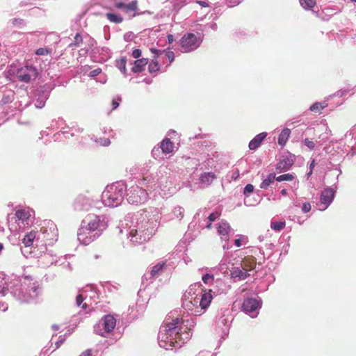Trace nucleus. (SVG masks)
Returning a JSON list of instances; mask_svg holds the SVG:
<instances>
[{"label":"nucleus","instance_id":"nucleus-1","mask_svg":"<svg viewBox=\"0 0 356 356\" xmlns=\"http://www.w3.org/2000/svg\"><path fill=\"white\" fill-rule=\"evenodd\" d=\"M161 219L160 210L155 207L128 213L121 222L120 232L122 233L124 229L134 245H140L149 241L155 234Z\"/></svg>","mask_w":356,"mask_h":356},{"label":"nucleus","instance_id":"nucleus-2","mask_svg":"<svg viewBox=\"0 0 356 356\" xmlns=\"http://www.w3.org/2000/svg\"><path fill=\"white\" fill-rule=\"evenodd\" d=\"M195 316L187 319L176 318L172 322L161 325L158 334V343L165 350L181 348L191 336V329L196 324Z\"/></svg>","mask_w":356,"mask_h":356},{"label":"nucleus","instance_id":"nucleus-3","mask_svg":"<svg viewBox=\"0 0 356 356\" xmlns=\"http://www.w3.org/2000/svg\"><path fill=\"white\" fill-rule=\"evenodd\" d=\"M108 217L104 215L89 216L81 222L77 232L78 240L85 245L90 244L108 227Z\"/></svg>","mask_w":356,"mask_h":356},{"label":"nucleus","instance_id":"nucleus-4","mask_svg":"<svg viewBox=\"0 0 356 356\" xmlns=\"http://www.w3.org/2000/svg\"><path fill=\"white\" fill-rule=\"evenodd\" d=\"M8 290L16 300L21 302L34 300L40 293L39 285L29 276L14 280L10 282Z\"/></svg>","mask_w":356,"mask_h":356},{"label":"nucleus","instance_id":"nucleus-5","mask_svg":"<svg viewBox=\"0 0 356 356\" xmlns=\"http://www.w3.org/2000/svg\"><path fill=\"white\" fill-rule=\"evenodd\" d=\"M127 184L124 181H118L106 186L102 195V200L106 207L115 208L124 200Z\"/></svg>","mask_w":356,"mask_h":356},{"label":"nucleus","instance_id":"nucleus-6","mask_svg":"<svg viewBox=\"0 0 356 356\" xmlns=\"http://www.w3.org/2000/svg\"><path fill=\"white\" fill-rule=\"evenodd\" d=\"M342 154H332L330 157V164L332 165L330 168L332 170H337L338 174L336 175V182L333 184L332 187H327L324 188L321 193L320 195V211H325L327 209L329 206L332 203L337 191V184L338 183V179L339 175L342 173L340 168L337 164H334L332 161L341 162L343 160Z\"/></svg>","mask_w":356,"mask_h":356},{"label":"nucleus","instance_id":"nucleus-7","mask_svg":"<svg viewBox=\"0 0 356 356\" xmlns=\"http://www.w3.org/2000/svg\"><path fill=\"white\" fill-rule=\"evenodd\" d=\"M38 232V239H40L41 247L52 245L57 241L58 232L56 225L50 220L43 221L40 231Z\"/></svg>","mask_w":356,"mask_h":356},{"label":"nucleus","instance_id":"nucleus-8","mask_svg":"<svg viewBox=\"0 0 356 356\" xmlns=\"http://www.w3.org/2000/svg\"><path fill=\"white\" fill-rule=\"evenodd\" d=\"M55 88V84L49 82L38 86L33 93V102L37 108H42L44 106L51 92Z\"/></svg>","mask_w":356,"mask_h":356},{"label":"nucleus","instance_id":"nucleus-9","mask_svg":"<svg viewBox=\"0 0 356 356\" xmlns=\"http://www.w3.org/2000/svg\"><path fill=\"white\" fill-rule=\"evenodd\" d=\"M116 325V319L111 314L104 315L101 321L93 327L94 332L96 334L106 337V334L113 330Z\"/></svg>","mask_w":356,"mask_h":356},{"label":"nucleus","instance_id":"nucleus-10","mask_svg":"<svg viewBox=\"0 0 356 356\" xmlns=\"http://www.w3.org/2000/svg\"><path fill=\"white\" fill-rule=\"evenodd\" d=\"M127 200L131 204H139L145 202L148 198L147 191L138 185H132L127 190Z\"/></svg>","mask_w":356,"mask_h":356},{"label":"nucleus","instance_id":"nucleus-11","mask_svg":"<svg viewBox=\"0 0 356 356\" xmlns=\"http://www.w3.org/2000/svg\"><path fill=\"white\" fill-rule=\"evenodd\" d=\"M56 255L47 247L34 248L33 257L38 258V263L42 267H48L56 262Z\"/></svg>","mask_w":356,"mask_h":356},{"label":"nucleus","instance_id":"nucleus-12","mask_svg":"<svg viewBox=\"0 0 356 356\" xmlns=\"http://www.w3.org/2000/svg\"><path fill=\"white\" fill-rule=\"evenodd\" d=\"M262 305L259 298H246L242 304V310L251 318H256Z\"/></svg>","mask_w":356,"mask_h":356},{"label":"nucleus","instance_id":"nucleus-13","mask_svg":"<svg viewBox=\"0 0 356 356\" xmlns=\"http://www.w3.org/2000/svg\"><path fill=\"white\" fill-rule=\"evenodd\" d=\"M201 44V40L194 33L184 34L180 40L181 51L188 53L197 49Z\"/></svg>","mask_w":356,"mask_h":356},{"label":"nucleus","instance_id":"nucleus-14","mask_svg":"<svg viewBox=\"0 0 356 356\" xmlns=\"http://www.w3.org/2000/svg\"><path fill=\"white\" fill-rule=\"evenodd\" d=\"M38 75V69L33 65H26L18 69L16 74L17 78L24 83H29L31 80H35Z\"/></svg>","mask_w":356,"mask_h":356},{"label":"nucleus","instance_id":"nucleus-15","mask_svg":"<svg viewBox=\"0 0 356 356\" xmlns=\"http://www.w3.org/2000/svg\"><path fill=\"white\" fill-rule=\"evenodd\" d=\"M159 174H161V170L159 172L146 174L143 176L139 184L146 186L148 188L147 190H155L157 188H161L163 181L160 178Z\"/></svg>","mask_w":356,"mask_h":356},{"label":"nucleus","instance_id":"nucleus-16","mask_svg":"<svg viewBox=\"0 0 356 356\" xmlns=\"http://www.w3.org/2000/svg\"><path fill=\"white\" fill-rule=\"evenodd\" d=\"M232 229L229 224L224 220H222L218 223L217 232L220 237L222 241H224L222 244V248L224 250H229L232 246L229 244V233Z\"/></svg>","mask_w":356,"mask_h":356},{"label":"nucleus","instance_id":"nucleus-17","mask_svg":"<svg viewBox=\"0 0 356 356\" xmlns=\"http://www.w3.org/2000/svg\"><path fill=\"white\" fill-rule=\"evenodd\" d=\"M165 261H162V262H159L158 264H156L155 266H154L152 268V270L149 273H145L143 277H142V282H141V286H140V289L138 291V293L142 291V290H145V288L147 287V286L150 283L152 282V281L149 282H147L145 283V281H147L148 280H151L154 277H156L158 276H159L161 273L163 272V268L165 266Z\"/></svg>","mask_w":356,"mask_h":356},{"label":"nucleus","instance_id":"nucleus-18","mask_svg":"<svg viewBox=\"0 0 356 356\" xmlns=\"http://www.w3.org/2000/svg\"><path fill=\"white\" fill-rule=\"evenodd\" d=\"M294 161V156L289 152L282 154L280 156L279 162L276 165V170L279 172L287 171L293 165Z\"/></svg>","mask_w":356,"mask_h":356},{"label":"nucleus","instance_id":"nucleus-19","mask_svg":"<svg viewBox=\"0 0 356 356\" xmlns=\"http://www.w3.org/2000/svg\"><path fill=\"white\" fill-rule=\"evenodd\" d=\"M35 211L30 208H24L16 211V218L22 222L24 225H30L33 223Z\"/></svg>","mask_w":356,"mask_h":356},{"label":"nucleus","instance_id":"nucleus-20","mask_svg":"<svg viewBox=\"0 0 356 356\" xmlns=\"http://www.w3.org/2000/svg\"><path fill=\"white\" fill-rule=\"evenodd\" d=\"M92 200L84 195H79L74 200L73 207L78 212L88 211L92 207Z\"/></svg>","mask_w":356,"mask_h":356},{"label":"nucleus","instance_id":"nucleus-21","mask_svg":"<svg viewBox=\"0 0 356 356\" xmlns=\"http://www.w3.org/2000/svg\"><path fill=\"white\" fill-rule=\"evenodd\" d=\"M38 232L35 231H31L25 234L22 240V243L25 246V248H30L31 250L34 242H35L36 248L41 246V243L40 239H38Z\"/></svg>","mask_w":356,"mask_h":356},{"label":"nucleus","instance_id":"nucleus-22","mask_svg":"<svg viewBox=\"0 0 356 356\" xmlns=\"http://www.w3.org/2000/svg\"><path fill=\"white\" fill-rule=\"evenodd\" d=\"M250 276V273L243 267L234 266L230 270V277L234 282L245 280Z\"/></svg>","mask_w":356,"mask_h":356},{"label":"nucleus","instance_id":"nucleus-23","mask_svg":"<svg viewBox=\"0 0 356 356\" xmlns=\"http://www.w3.org/2000/svg\"><path fill=\"white\" fill-rule=\"evenodd\" d=\"M231 321L225 315L221 316L217 321V327L220 329L222 337H227L229 331Z\"/></svg>","mask_w":356,"mask_h":356},{"label":"nucleus","instance_id":"nucleus-24","mask_svg":"<svg viewBox=\"0 0 356 356\" xmlns=\"http://www.w3.org/2000/svg\"><path fill=\"white\" fill-rule=\"evenodd\" d=\"M204 291L201 282H195L188 287V289L184 293V297L190 298V296H200Z\"/></svg>","mask_w":356,"mask_h":356},{"label":"nucleus","instance_id":"nucleus-25","mask_svg":"<svg viewBox=\"0 0 356 356\" xmlns=\"http://www.w3.org/2000/svg\"><path fill=\"white\" fill-rule=\"evenodd\" d=\"M211 292V290H209L208 291L204 290L201 296H200V301H199V306L202 310H206L209 307L213 299V296Z\"/></svg>","mask_w":356,"mask_h":356},{"label":"nucleus","instance_id":"nucleus-26","mask_svg":"<svg viewBox=\"0 0 356 356\" xmlns=\"http://www.w3.org/2000/svg\"><path fill=\"white\" fill-rule=\"evenodd\" d=\"M207 210H204L202 211V217L204 218V221L207 222L206 225H200L202 228L211 229L212 222L217 220L220 214L218 211H213L209 213L208 216L207 215Z\"/></svg>","mask_w":356,"mask_h":356},{"label":"nucleus","instance_id":"nucleus-27","mask_svg":"<svg viewBox=\"0 0 356 356\" xmlns=\"http://www.w3.org/2000/svg\"><path fill=\"white\" fill-rule=\"evenodd\" d=\"M181 307L184 312H191L192 316H196L201 314L200 311L195 309L194 304H193L192 301L187 297H182Z\"/></svg>","mask_w":356,"mask_h":356},{"label":"nucleus","instance_id":"nucleus-28","mask_svg":"<svg viewBox=\"0 0 356 356\" xmlns=\"http://www.w3.org/2000/svg\"><path fill=\"white\" fill-rule=\"evenodd\" d=\"M267 133L261 132L256 135L249 143L248 147L250 150H256L261 145L262 141L266 138Z\"/></svg>","mask_w":356,"mask_h":356},{"label":"nucleus","instance_id":"nucleus-29","mask_svg":"<svg viewBox=\"0 0 356 356\" xmlns=\"http://www.w3.org/2000/svg\"><path fill=\"white\" fill-rule=\"evenodd\" d=\"M149 59L147 58H142L140 59H137L134 61L133 67L131 68V71L134 73H141L145 69V66L148 64Z\"/></svg>","mask_w":356,"mask_h":356},{"label":"nucleus","instance_id":"nucleus-30","mask_svg":"<svg viewBox=\"0 0 356 356\" xmlns=\"http://www.w3.org/2000/svg\"><path fill=\"white\" fill-rule=\"evenodd\" d=\"M275 181H276L275 173H270L267 175V177L265 179H264V180L261 183L260 188L265 190L273 188V186L275 184Z\"/></svg>","mask_w":356,"mask_h":356},{"label":"nucleus","instance_id":"nucleus-31","mask_svg":"<svg viewBox=\"0 0 356 356\" xmlns=\"http://www.w3.org/2000/svg\"><path fill=\"white\" fill-rule=\"evenodd\" d=\"M256 265V259L254 257H245L240 264V266L246 270L248 273L254 269Z\"/></svg>","mask_w":356,"mask_h":356},{"label":"nucleus","instance_id":"nucleus-32","mask_svg":"<svg viewBox=\"0 0 356 356\" xmlns=\"http://www.w3.org/2000/svg\"><path fill=\"white\" fill-rule=\"evenodd\" d=\"M159 147L161 149L162 153L170 154L173 152L174 144L169 138H165L161 143V145Z\"/></svg>","mask_w":356,"mask_h":356},{"label":"nucleus","instance_id":"nucleus-33","mask_svg":"<svg viewBox=\"0 0 356 356\" xmlns=\"http://www.w3.org/2000/svg\"><path fill=\"white\" fill-rule=\"evenodd\" d=\"M216 175L214 172H204L200 177V181L202 184L207 186L210 185L212 181L216 179Z\"/></svg>","mask_w":356,"mask_h":356},{"label":"nucleus","instance_id":"nucleus-34","mask_svg":"<svg viewBox=\"0 0 356 356\" xmlns=\"http://www.w3.org/2000/svg\"><path fill=\"white\" fill-rule=\"evenodd\" d=\"M345 136L346 138L350 136L351 140H354L353 142L349 143L348 145L351 146L352 155L356 154V150L355 149V146L356 145V124L354 125L350 131L346 132Z\"/></svg>","mask_w":356,"mask_h":356},{"label":"nucleus","instance_id":"nucleus-35","mask_svg":"<svg viewBox=\"0 0 356 356\" xmlns=\"http://www.w3.org/2000/svg\"><path fill=\"white\" fill-rule=\"evenodd\" d=\"M290 134L291 130L289 129L284 128L282 129L278 136V144L281 146H284L288 140Z\"/></svg>","mask_w":356,"mask_h":356},{"label":"nucleus","instance_id":"nucleus-36","mask_svg":"<svg viewBox=\"0 0 356 356\" xmlns=\"http://www.w3.org/2000/svg\"><path fill=\"white\" fill-rule=\"evenodd\" d=\"M116 67L119 69V70L124 75H127V58L124 56L121 57L120 59L116 60Z\"/></svg>","mask_w":356,"mask_h":356},{"label":"nucleus","instance_id":"nucleus-37","mask_svg":"<svg viewBox=\"0 0 356 356\" xmlns=\"http://www.w3.org/2000/svg\"><path fill=\"white\" fill-rule=\"evenodd\" d=\"M254 187L251 184H248L243 188V195L245 196L244 204L245 206L250 207L253 204L248 203L246 199L250 196V195L254 191Z\"/></svg>","mask_w":356,"mask_h":356},{"label":"nucleus","instance_id":"nucleus-38","mask_svg":"<svg viewBox=\"0 0 356 356\" xmlns=\"http://www.w3.org/2000/svg\"><path fill=\"white\" fill-rule=\"evenodd\" d=\"M14 99V95L12 92L4 93L0 100V107H3L5 105L11 103Z\"/></svg>","mask_w":356,"mask_h":356},{"label":"nucleus","instance_id":"nucleus-39","mask_svg":"<svg viewBox=\"0 0 356 356\" xmlns=\"http://www.w3.org/2000/svg\"><path fill=\"white\" fill-rule=\"evenodd\" d=\"M83 42V38L80 35V33H77L74 37V40L72 42L68 44L67 47L74 50L76 47H79L81 44Z\"/></svg>","mask_w":356,"mask_h":356},{"label":"nucleus","instance_id":"nucleus-40","mask_svg":"<svg viewBox=\"0 0 356 356\" xmlns=\"http://www.w3.org/2000/svg\"><path fill=\"white\" fill-rule=\"evenodd\" d=\"M65 127V120L61 118H58V119H54L51 121L50 128L51 129H64Z\"/></svg>","mask_w":356,"mask_h":356},{"label":"nucleus","instance_id":"nucleus-41","mask_svg":"<svg viewBox=\"0 0 356 356\" xmlns=\"http://www.w3.org/2000/svg\"><path fill=\"white\" fill-rule=\"evenodd\" d=\"M106 17L111 22L115 24H120L123 21V18L120 15L113 13H106Z\"/></svg>","mask_w":356,"mask_h":356},{"label":"nucleus","instance_id":"nucleus-42","mask_svg":"<svg viewBox=\"0 0 356 356\" xmlns=\"http://www.w3.org/2000/svg\"><path fill=\"white\" fill-rule=\"evenodd\" d=\"M74 136V133H70L67 131H61L58 132L54 135V139L55 141L56 140H62L63 138H70Z\"/></svg>","mask_w":356,"mask_h":356},{"label":"nucleus","instance_id":"nucleus-43","mask_svg":"<svg viewBox=\"0 0 356 356\" xmlns=\"http://www.w3.org/2000/svg\"><path fill=\"white\" fill-rule=\"evenodd\" d=\"M286 222L284 220L282 221H274L270 222V228L275 232H280L284 228Z\"/></svg>","mask_w":356,"mask_h":356},{"label":"nucleus","instance_id":"nucleus-44","mask_svg":"<svg viewBox=\"0 0 356 356\" xmlns=\"http://www.w3.org/2000/svg\"><path fill=\"white\" fill-rule=\"evenodd\" d=\"M327 106V104L325 102H315L312 105L310 106L309 110L312 112H321L324 108Z\"/></svg>","mask_w":356,"mask_h":356},{"label":"nucleus","instance_id":"nucleus-45","mask_svg":"<svg viewBox=\"0 0 356 356\" xmlns=\"http://www.w3.org/2000/svg\"><path fill=\"white\" fill-rule=\"evenodd\" d=\"M148 70L150 74H154L159 72L160 70V65L159 62L155 59H152L149 64Z\"/></svg>","mask_w":356,"mask_h":356},{"label":"nucleus","instance_id":"nucleus-46","mask_svg":"<svg viewBox=\"0 0 356 356\" xmlns=\"http://www.w3.org/2000/svg\"><path fill=\"white\" fill-rule=\"evenodd\" d=\"M294 179V175L293 174H284L282 175H280L278 177H276V181L277 182H281V181H291Z\"/></svg>","mask_w":356,"mask_h":356},{"label":"nucleus","instance_id":"nucleus-47","mask_svg":"<svg viewBox=\"0 0 356 356\" xmlns=\"http://www.w3.org/2000/svg\"><path fill=\"white\" fill-rule=\"evenodd\" d=\"M300 3L302 8L307 10L312 9L316 4L315 0H300Z\"/></svg>","mask_w":356,"mask_h":356},{"label":"nucleus","instance_id":"nucleus-48","mask_svg":"<svg viewBox=\"0 0 356 356\" xmlns=\"http://www.w3.org/2000/svg\"><path fill=\"white\" fill-rule=\"evenodd\" d=\"M173 215L179 220L184 217V209L180 206H177L172 211Z\"/></svg>","mask_w":356,"mask_h":356},{"label":"nucleus","instance_id":"nucleus-49","mask_svg":"<svg viewBox=\"0 0 356 356\" xmlns=\"http://www.w3.org/2000/svg\"><path fill=\"white\" fill-rule=\"evenodd\" d=\"M52 52V49L48 47H40L35 51L38 56H47Z\"/></svg>","mask_w":356,"mask_h":356},{"label":"nucleus","instance_id":"nucleus-50","mask_svg":"<svg viewBox=\"0 0 356 356\" xmlns=\"http://www.w3.org/2000/svg\"><path fill=\"white\" fill-rule=\"evenodd\" d=\"M6 281L3 274L0 273V294L4 296L6 294V288L5 287Z\"/></svg>","mask_w":356,"mask_h":356},{"label":"nucleus","instance_id":"nucleus-51","mask_svg":"<svg viewBox=\"0 0 356 356\" xmlns=\"http://www.w3.org/2000/svg\"><path fill=\"white\" fill-rule=\"evenodd\" d=\"M213 280H214V275L213 274H210V273H206V274L203 275L202 277V282L206 284H210L211 282H212L213 281Z\"/></svg>","mask_w":356,"mask_h":356},{"label":"nucleus","instance_id":"nucleus-52","mask_svg":"<svg viewBox=\"0 0 356 356\" xmlns=\"http://www.w3.org/2000/svg\"><path fill=\"white\" fill-rule=\"evenodd\" d=\"M149 50L154 54V58L153 59H155V60H156V58L160 55H161L163 53H164L165 51V50H164V49H158L154 48V47L150 48Z\"/></svg>","mask_w":356,"mask_h":356},{"label":"nucleus","instance_id":"nucleus-53","mask_svg":"<svg viewBox=\"0 0 356 356\" xmlns=\"http://www.w3.org/2000/svg\"><path fill=\"white\" fill-rule=\"evenodd\" d=\"M331 131L330 129H326V131L319 136V138L321 141L318 142L320 145H323V143H325L327 140L328 136L327 135Z\"/></svg>","mask_w":356,"mask_h":356},{"label":"nucleus","instance_id":"nucleus-54","mask_svg":"<svg viewBox=\"0 0 356 356\" xmlns=\"http://www.w3.org/2000/svg\"><path fill=\"white\" fill-rule=\"evenodd\" d=\"M20 250H21L22 254L25 257H26V258H28V257H33L34 250H29V248H25V247L24 248H21Z\"/></svg>","mask_w":356,"mask_h":356},{"label":"nucleus","instance_id":"nucleus-55","mask_svg":"<svg viewBox=\"0 0 356 356\" xmlns=\"http://www.w3.org/2000/svg\"><path fill=\"white\" fill-rule=\"evenodd\" d=\"M191 301H192V303L194 304V306H195V309H197V311H200L199 309L200 308V307L199 306V301H200V296H190V298H188Z\"/></svg>","mask_w":356,"mask_h":356},{"label":"nucleus","instance_id":"nucleus-56","mask_svg":"<svg viewBox=\"0 0 356 356\" xmlns=\"http://www.w3.org/2000/svg\"><path fill=\"white\" fill-rule=\"evenodd\" d=\"M121 102L122 98L120 96H117L116 97L113 98L111 103L112 110H115L119 106Z\"/></svg>","mask_w":356,"mask_h":356},{"label":"nucleus","instance_id":"nucleus-57","mask_svg":"<svg viewBox=\"0 0 356 356\" xmlns=\"http://www.w3.org/2000/svg\"><path fill=\"white\" fill-rule=\"evenodd\" d=\"M12 24L15 26H23L25 25L24 20L20 18L13 19Z\"/></svg>","mask_w":356,"mask_h":356},{"label":"nucleus","instance_id":"nucleus-58","mask_svg":"<svg viewBox=\"0 0 356 356\" xmlns=\"http://www.w3.org/2000/svg\"><path fill=\"white\" fill-rule=\"evenodd\" d=\"M161 149L159 147H154L152 150V155L154 159L160 157Z\"/></svg>","mask_w":356,"mask_h":356},{"label":"nucleus","instance_id":"nucleus-59","mask_svg":"<svg viewBox=\"0 0 356 356\" xmlns=\"http://www.w3.org/2000/svg\"><path fill=\"white\" fill-rule=\"evenodd\" d=\"M209 29H211L213 31H216L218 29L217 24L215 22L208 23L204 25L203 31H207Z\"/></svg>","mask_w":356,"mask_h":356},{"label":"nucleus","instance_id":"nucleus-60","mask_svg":"<svg viewBox=\"0 0 356 356\" xmlns=\"http://www.w3.org/2000/svg\"><path fill=\"white\" fill-rule=\"evenodd\" d=\"M65 339H66L65 334L59 336L58 340L55 343L56 348H55L54 350L56 349H58L64 343Z\"/></svg>","mask_w":356,"mask_h":356},{"label":"nucleus","instance_id":"nucleus-61","mask_svg":"<svg viewBox=\"0 0 356 356\" xmlns=\"http://www.w3.org/2000/svg\"><path fill=\"white\" fill-rule=\"evenodd\" d=\"M305 146H307L309 149L312 150L315 147V143L309 140L308 138H305L303 141Z\"/></svg>","mask_w":356,"mask_h":356},{"label":"nucleus","instance_id":"nucleus-62","mask_svg":"<svg viewBox=\"0 0 356 356\" xmlns=\"http://www.w3.org/2000/svg\"><path fill=\"white\" fill-rule=\"evenodd\" d=\"M131 56L137 59H140V57L142 56V51L140 49H135L132 51Z\"/></svg>","mask_w":356,"mask_h":356},{"label":"nucleus","instance_id":"nucleus-63","mask_svg":"<svg viewBox=\"0 0 356 356\" xmlns=\"http://www.w3.org/2000/svg\"><path fill=\"white\" fill-rule=\"evenodd\" d=\"M350 92L348 89H342L336 92L334 95L338 97H342Z\"/></svg>","mask_w":356,"mask_h":356},{"label":"nucleus","instance_id":"nucleus-64","mask_svg":"<svg viewBox=\"0 0 356 356\" xmlns=\"http://www.w3.org/2000/svg\"><path fill=\"white\" fill-rule=\"evenodd\" d=\"M165 56L169 60L170 64L172 63L175 60V54L172 51H165Z\"/></svg>","mask_w":356,"mask_h":356}]
</instances>
